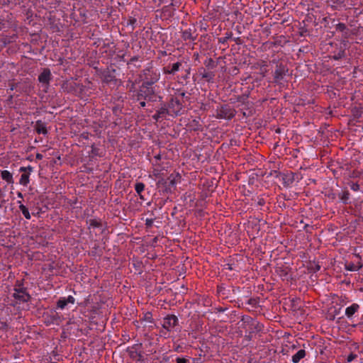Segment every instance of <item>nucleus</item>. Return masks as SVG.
Returning <instances> with one entry per match:
<instances>
[{
    "mask_svg": "<svg viewBox=\"0 0 363 363\" xmlns=\"http://www.w3.org/2000/svg\"><path fill=\"white\" fill-rule=\"evenodd\" d=\"M73 88H74V86L72 85V83L67 82L62 85V89L67 92H70Z\"/></svg>",
    "mask_w": 363,
    "mask_h": 363,
    "instance_id": "2f4dec72",
    "label": "nucleus"
},
{
    "mask_svg": "<svg viewBox=\"0 0 363 363\" xmlns=\"http://www.w3.org/2000/svg\"><path fill=\"white\" fill-rule=\"evenodd\" d=\"M35 157H36L37 160H40L43 159V156L40 153H37Z\"/></svg>",
    "mask_w": 363,
    "mask_h": 363,
    "instance_id": "603ef678",
    "label": "nucleus"
},
{
    "mask_svg": "<svg viewBox=\"0 0 363 363\" xmlns=\"http://www.w3.org/2000/svg\"><path fill=\"white\" fill-rule=\"evenodd\" d=\"M12 296L17 301V303L28 302L31 298L30 295L26 291H17L15 290Z\"/></svg>",
    "mask_w": 363,
    "mask_h": 363,
    "instance_id": "1a4fd4ad",
    "label": "nucleus"
},
{
    "mask_svg": "<svg viewBox=\"0 0 363 363\" xmlns=\"http://www.w3.org/2000/svg\"><path fill=\"white\" fill-rule=\"evenodd\" d=\"M167 115H169V109L166 105H164L156 111L155 114L152 116V118L156 121H159L165 118Z\"/></svg>",
    "mask_w": 363,
    "mask_h": 363,
    "instance_id": "9d476101",
    "label": "nucleus"
},
{
    "mask_svg": "<svg viewBox=\"0 0 363 363\" xmlns=\"http://www.w3.org/2000/svg\"><path fill=\"white\" fill-rule=\"evenodd\" d=\"M181 175L179 173L171 174L167 178L169 186H174L177 183L180 182Z\"/></svg>",
    "mask_w": 363,
    "mask_h": 363,
    "instance_id": "4468645a",
    "label": "nucleus"
},
{
    "mask_svg": "<svg viewBox=\"0 0 363 363\" xmlns=\"http://www.w3.org/2000/svg\"><path fill=\"white\" fill-rule=\"evenodd\" d=\"M350 37V30L347 28L345 31L343 32L342 38L344 39H347Z\"/></svg>",
    "mask_w": 363,
    "mask_h": 363,
    "instance_id": "49530a36",
    "label": "nucleus"
},
{
    "mask_svg": "<svg viewBox=\"0 0 363 363\" xmlns=\"http://www.w3.org/2000/svg\"><path fill=\"white\" fill-rule=\"evenodd\" d=\"M67 306L65 297H61L57 302V307L60 309L65 308Z\"/></svg>",
    "mask_w": 363,
    "mask_h": 363,
    "instance_id": "bb28decb",
    "label": "nucleus"
},
{
    "mask_svg": "<svg viewBox=\"0 0 363 363\" xmlns=\"http://www.w3.org/2000/svg\"><path fill=\"white\" fill-rule=\"evenodd\" d=\"M1 177L3 180L8 184H13V179L12 174L8 170H2L1 172Z\"/></svg>",
    "mask_w": 363,
    "mask_h": 363,
    "instance_id": "2eb2a0df",
    "label": "nucleus"
},
{
    "mask_svg": "<svg viewBox=\"0 0 363 363\" xmlns=\"http://www.w3.org/2000/svg\"><path fill=\"white\" fill-rule=\"evenodd\" d=\"M179 320L175 315H168L163 318L162 325V328L167 331H171L176 325H177Z\"/></svg>",
    "mask_w": 363,
    "mask_h": 363,
    "instance_id": "423d86ee",
    "label": "nucleus"
},
{
    "mask_svg": "<svg viewBox=\"0 0 363 363\" xmlns=\"http://www.w3.org/2000/svg\"><path fill=\"white\" fill-rule=\"evenodd\" d=\"M23 174L21 176L19 184L24 186H27L30 182V172H21Z\"/></svg>",
    "mask_w": 363,
    "mask_h": 363,
    "instance_id": "a211bd4d",
    "label": "nucleus"
},
{
    "mask_svg": "<svg viewBox=\"0 0 363 363\" xmlns=\"http://www.w3.org/2000/svg\"><path fill=\"white\" fill-rule=\"evenodd\" d=\"M9 86H10V89L11 91H13V90L17 89V87L18 86V83H11V84H10Z\"/></svg>",
    "mask_w": 363,
    "mask_h": 363,
    "instance_id": "de8ad7c7",
    "label": "nucleus"
},
{
    "mask_svg": "<svg viewBox=\"0 0 363 363\" xmlns=\"http://www.w3.org/2000/svg\"><path fill=\"white\" fill-rule=\"evenodd\" d=\"M179 96L184 98L186 96V93L184 91L179 92Z\"/></svg>",
    "mask_w": 363,
    "mask_h": 363,
    "instance_id": "864d4df0",
    "label": "nucleus"
},
{
    "mask_svg": "<svg viewBox=\"0 0 363 363\" xmlns=\"http://www.w3.org/2000/svg\"><path fill=\"white\" fill-rule=\"evenodd\" d=\"M89 225L91 227H93V228H99V227H101V223L100 221H99L96 219H91L89 220Z\"/></svg>",
    "mask_w": 363,
    "mask_h": 363,
    "instance_id": "7c9ffc66",
    "label": "nucleus"
},
{
    "mask_svg": "<svg viewBox=\"0 0 363 363\" xmlns=\"http://www.w3.org/2000/svg\"><path fill=\"white\" fill-rule=\"evenodd\" d=\"M233 33L232 32H228L225 33V36L223 38H218V43L225 45L229 39L232 38Z\"/></svg>",
    "mask_w": 363,
    "mask_h": 363,
    "instance_id": "a878e982",
    "label": "nucleus"
},
{
    "mask_svg": "<svg viewBox=\"0 0 363 363\" xmlns=\"http://www.w3.org/2000/svg\"><path fill=\"white\" fill-rule=\"evenodd\" d=\"M335 4L339 6H345L344 0H336L334 1Z\"/></svg>",
    "mask_w": 363,
    "mask_h": 363,
    "instance_id": "09e8293b",
    "label": "nucleus"
},
{
    "mask_svg": "<svg viewBox=\"0 0 363 363\" xmlns=\"http://www.w3.org/2000/svg\"><path fill=\"white\" fill-rule=\"evenodd\" d=\"M294 181V175L292 172L284 174L283 177V184L284 186H289L293 184Z\"/></svg>",
    "mask_w": 363,
    "mask_h": 363,
    "instance_id": "dca6fc26",
    "label": "nucleus"
},
{
    "mask_svg": "<svg viewBox=\"0 0 363 363\" xmlns=\"http://www.w3.org/2000/svg\"><path fill=\"white\" fill-rule=\"evenodd\" d=\"M357 357V355L356 354H354V353H350L347 357V361L348 362H351L352 361H353L354 359H356Z\"/></svg>",
    "mask_w": 363,
    "mask_h": 363,
    "instance_id": "58836bf2",
    "label": "nucleus"
},
{
    "mask_svg": "<svg viewBox=\"0 0 363 363\" xmlns=\"http://www.w3.org/2000/svg\"><path fill=\"white\" fill-rule=\"evenodd\" d=\"M139 77L143 82L141 85L154 86L153 85L159 81L160 74L151 68H146L141 71Z\"/></svg>",
    "mask_w": 363,
    "mask_h": 363,
    "instance_id": "f257e3e1",
    "label": "nucleus"
},
{
    "mask_svg": "<svg viewBox=\"0 0 363 363\" xmlns=\"http://www.w3.org/2000/svg\"><path fill=\"white\" fill-rule=\"evenodd\" d=\"M234 41L237 45H241L242 43V39L239 37L234 38Z\"/></svg>",
    "mask_w": 363,
    "mask_h": 363,
    "instance_id": "8fccbe9b",
    "label": "nucleus"
},
{
    "mask_svg": "<svg viewBox=\"0 0 363 363\" xmlns=\"http://www.w3.org/2000/svg\"><path fill=\"white\" fill-rule=\"evenodd\" d=\"M347 185L354 191H361V188H360L361 184H359L358 182H354L350 181V182H347ZM362 191L363 192V190H362Z\"/></svg>",
    "mask_w": 363,
    "mask_h": 363,
    "instance_id": "b1692460",
    "label": "nucleus"
},
{
    "mask_svg": "<svg viewBox=\"0 0 363 363\" xmlns=\"http://www.w3.org/2000/svg\"><path fill=\"white\" fill-rule=\"evenodd\" d=\"M145 100V94L144 93L142 92V89H140V87H139V89H138V94H137V101H140V100Z\"/></svg>",
    "mask_w": 363,
    "mask_h": 363,
    "instance_id": "f704fd0d",
    "label": "nucleus"
},
{
    "mask_svg": "<svg viewBox=\"0 0 363 363\" xmlns=\"http://www.w3.org/2000/svg\"><path fill=\"white\" fill-rule=\"evenodd\" d=\"M362 267V265L360 264V262H358L357 264H354L352 262H348L345 264V269L350 272L358 271Z\"/></svg>",
    "mask_w": 363,
    "mask_h": 363,
    "instance_id": "6ab92c4d",
    "label": "nucleus"
},
{
    "mask_svg": "<svg viewBox=\"0 0 363 363\" xmlns=\"http://www.w3.org/2000/svg\"><path fill=\"white\" fill-rule=\"evenodd\" d=\"M181 62L174 63L172 65H168L163 67V73L165 74H174L178 72L182 66Z\"/></svg>",
    "mask_w": 363,
    "mask_h": 363,
    "instance_id": "9b49d317",
    "label": "nucleus"
},
{
    "mask_svg": "<svg viewBox=\"0 0 363 363\" xmlns=\"http://www.w3.org/2000/svg\"><path fill=\"white\" fill-rule=\"evenodd\" d=\"M279 274L281 277H286L288 275V272L286 269H279Z\"/></svg>",
    "mask_w": 363,
    "mask_h": 363,
    "instance_id": "79ce46f5",
    "label": "nucleus"
},
{
    "mask_svg": "<svg viewBox=\"0 0 363 363\" xmlns=\"http://www.w3.org/2000/svg\"><path fill=\"white\" fill-rule=\"evenodd\" d=\"M52 74L48 68L43 69V72L38 76V81L48 88L52 80Z\"/></svg>",
    "mask_w": 363,
    "mask_h": 363,
    "instance_id": "6e6552de",
    "label": "nucleus"
},
{
    "mask_svg": "<svg viewBox=\"0 0 363 363\" xmlns=\"http://www.w3.org/2000/svg\"><path fill=\"white\" fill-rule=\"evenodd\" d=\"M33 167L31 166L28 167H21L19 169V172H30V174L33 172Z\"/></svg>",
    "mask_w": 363,
    "mask_h": 363,
    "instance_id": "473e14b6",
    "label": "nucleus"
},
{
    "mask_svg": "<svg viewBox=\"0 0 363 363\" xmlns=\"http://www.w3.org/2000/svg\"><path fill=\"white\" fill-rule=\"evenodd\" d=\"M154 222V219L152 218H147L145 220V226L147 228H150L152 226Z\"/></svg>",
    "mask_w": 363,
    "mask_h": 363,
    "instance_id": "4c0bfd02",
    "label": "nucleus"
},
{
    "mask_svg": "<svg viewBox=\"0 0 363 363\" xmlns=\"http://www.w3.org/2000/svg\"><path fill=\"white\" fill-rule=\"evenodd\" d=\"M140 107H143V108L146 106V103H145V100L140 102Z\"/></svg>",
    "mask_w": 363,
    "mask_h": 363,
    "instance_id": "5fc2aeb1",
    "label": "nucleus"
},
{
    "mask_svg": "<svg viewBox=\"0 0 363 363\" xmlns=\"http://www.w3.org/2000/svg\"><path fill=\"white\" fill-rule=\"evenodd\" d=\"M359 309V305L357 303H352L350 306L347 307L345 310V315L348 318H351L353 315Z\"/></svg>",
    "mask_w": 363,
    "mask_h": 363,
    "instance_id": "f8f14e48",
    "label": "nucleus"
},
{
    "mask_svg": "<svg viewBox=\"0 0 363 363\" xmlns=\"http://www.w3.org/2000/svg\"><path fill=\"white\" fill-rule=\"evenodd\" d=\"M241 320L245 323L250 324V323L253 322V319L248 315L242 316Z\"/></svg>",
    "mask_w": 363,
    "mask_h": 363,
    "instance_id": "c9c22d12",
    "label": "nucleus"
},
{
    "mask_svg": "<svg viewBox=\"0 0 363 363\" xmlns=\"http://www.w3.org/2000/svg\"><path fill=\"white\" fill-rule=\"evenodd\" d=\"M18 203H20L19 209L22 212L24 217L28 220L30 219L31 217L28 208L23 204H22L21 201H18Z\"/></svg>",
    "mask_w": 363,
    "mask_h": 363,
    "instance_id": "412c9836",
    "label": "nucleus"
},
{
    "mask_svg": "<svg viewBox=\"0 0 363 363\" xmlns=\"http://www.w3.org/2000/svg\"><path fill=\"white\" fill-rule=\"evenodd\" d=\"M12 100H13V95H11V96H9V97L8 99V101H12Z\"/></svg>",
    "mask_w": 363,
    "mask_h": 363,
    "instance_id": "4d7b16f0",
    "label": "nucleus"
},
{
    "mask_svg": "<svg viewBox=\"0 0 363 363\" xmlns=\"http://www.w3.org/2000/svg\"><path fill=\"white\" fill-rule=\"evenodd\" d=\"M140 87L142 89V92L145 94V99L153 102L156 101L157 98L162 99V96H157L156 93V86L141 85Z\"/></svg>",
    "mask_w": 363,
    "mask_h": 363,
    "instance_id": "39448f33",
    "label": "nucleus"
},
{
    "mask_svg": "<svg viewBox=\"0 0 363 363\" xmlns=\"http://www.w3.org/2000/svg\"><path fill=\"white\" fill-rule=\"evenodd\" d=\"M336 30L337 31H340V32H342L343 33L344 31H345L347 30V26L345 23H339L336 25Z\"/></svg>",
    "mask_w": 363,
    "mask_h": 363,
    "instance_id": "c756f323",
    "label": "nucleus"
},
{
    "mask_svg": "<svg viewBox=\"0 0 363 363\" xmlns=\"http://www.w3.org/2000/svg\"><path fill=\"white\" fill-rule=\"evenodd\" d=\"M177 363H188L189 362V360L185 359V358H180V357H177Z\"/></svg>",
    "mask_w": 363,
    "mask_h": 363,
    "instance_id": "a18cd8bd",
    "label": "nucleus"
},
{
    "mask_svg": "<svg viewBox=\"0 0 363 363\" xmlns=\"http://www.w3.org/2000/svg\"><path fill=\"white\" fill-rule=\"evenodd\" d=\"M51 363H57V362H51Z\"/></svg>",
    "mask_w": 363,
    "mask_h": 363,
    "instance_id": "0e129e2a",
    "label": "nucleus"
},
{
    "mask_svg": "<svg viewBox=\"0 0 363 363\" xmlns=\"http://www.w3.org/2000/svg\"><path fill=\"white\" fill-rule=\"evenodd\" d=\"M272 62L276 64V67L274 72V81L276 83H279L287 74L289 68L286 65L283 64L279 61L273 60Z\"/></svg>",
    "mask_w": 363,
    "mask_h": 363,
    "instance_id": "7ed1b4c3",
    "label": "nucleus"
},
{
    "mask_svg": "<svg viewBox=\"0 0 363 363\" xmlns=\"http://www.w3.org/2000/svg\"><path fill=\"white\" fill-rule=\"evenodd\" d=\"M350 199V193L348 191H345L342 192L340 199L345 203H347L348 199Z\"/></svg>",
    "mask_w": 363,
    "mask_h": 363,
    "instance_id": "c85d7f7f",
    "label": "nucleus"
},
{
    "mask_svg": "<svg viewBox=\"0 0 363 363\" xmlns=\"http://www.w3.org/2000/svg\"><path fill=\"white\" fill-rule=\"evenodd\" d=\"M19 91H20L21 92H26V89H24V88H22V89L21 88V89H19Z\"/></svg>",
    "mask_w": 363,
    "mask_h": 363,
    "instance_id": "bf43d9fd",
    "label": "nucleus"
},
{
    "mask_svg": "<svg viewBox=\"0 0 363 363\" xmlns=\"http://www.w3.org/2000/svg\"><path fill=\"white\" fill-rule=\"evenodd\" d=\"M204 65L210 69H213L216 67V64L212 58H209L205 61Z\"/></svg>",
    "mask_w": 363,
    "mask_h": 363,
    "instance_id": "cd10ccee",
    "label": "nucleus"
},
{
    "mask_svg": "<svg viewBox=\"0 0 363 363\" xmlns=\"http://www.w3.org/2000/svg\"><path fill=\"white\" fill-rule=\"evenodd\" d=\"M140 196V199H143V200H144V199H144V197H143V196L142 195V194H140V196Z\"/></svg>",
    "mask_w": 363,
    "mask_h": 363,
    "instance_id": "680f3d73",
    "label": "nucleus"
},
{
    "mask_svg": "<svg viewBox=\"0 0 363 363\" xmlns=\"http://www.w3.org/2000/svg\"><path fill=\"white\" fill-rule=\"evenodd\" d=\"M15 290H17V291H26V289L23 287L21 284H18V285L16 286V288L14 289V291Z\"/></svg>",
    "mask_w": 363,
    "mask_h": 363,
    "instance_id": "37998d69",
    "label": "nucleus"
},
{
    "mask_svg": "<svg viewBox=\"0 0 363 363\" xmlns=\"http://www.w3.org/2000/svg\"><path fill=\"white\" fill-rule=\"evenodd\" d=\"M155 159L157 160H160L161 159V155H157L155 157Z\"/></svg>",
    "mask_w": 363,
    "mask_h": 363,
    "instance_id": "13d9d810",
    "label": "nucleus"
},
{
    "mask_svg": "<svg viewBox=\"0 0 363 363\" xmlns=\"http://www.w3.org/2000/svg\"><path fill=\"white\" fill-rule=\"evenodd\" d=\"M362 174V172L357 170H354L352 173L351 177L352 178H357L359 177Z\"/></svg>",
    "mask_w": 363,
    "mask_h": 363,
    "instance_id": "ea45409f",
    "label": "nucleus"
},
{
    "mask_svg": "<svg viewBox=\"0 0 363 363\" xmlns=\"http://www.w3.org/2000/svg\"><path fill=\"white\" fill-rule=\"evenodd\" d=\"M236 114L235 108L228 104L218 106L216 109V118L220 119H232Z\"/></svg>",
    "mask_w": 363,
    "mask_h": 363,
    "instance_id": "f03ea898",
    "label": "nucleus"
},
{
    "mask_svg": "<svg viewBox=\"0 0 363 363\" xmlns=\"http://www.w3.org/2000/svg\"><path fill=\"white\" fill-rule=\"evenodd\" d=\"M306 355V352L304 350H298L295 354L292 356V362L294 363H298L301 359L304 358Z\"/></svg>",
    "mask_w": 363,
    "mask_h": 363,
    "instance_id": "f3484780",
    "label": "nucleus"
},
{
    "mask_svg": "<svg viewBox=\"0 0 363 363\" xmlns=\"http://www.w3.org/2000/svg\"><path fill=\"white\" fill-rule=\"evenodd\" d=\"M137 60H138V57H137V56H134V57H131V58H130V61L128 62V64H130V63L133 62L137 61Z\"/></svg>",
    "mask_w": 363,
    "mask_h": 363,
    "instance_id": "3c124183",
    "label": "nucleus"
},
{
    "mask_svg": "<svg viewBox=\"0 0 363 363\" xmlns=\"http://www.w3.org/2000/svg\"><path fill=\"white\" fill-rule=\"evenodd\" d=\"M182 38L184 40L194 41L196 40V38L192 35L191 29L184 30L182 34Z\"/></svg>",
    "mask_w": 363,
    "mask_h": 363,
    "instance_id": "aec40b11",
    "label": "nucleus"
},
{
    "mask_svg": "<svg viewBox=\"0 0 363 363\" xmlns=\"http://www.w3.org/2000/svg\"><path fill=\"white\" fill-rule=\"evenodd\" d=\"M137 20L135 18L130 17L128 21V25H130L132 26V30L135 29V24L136 23Z\"/></svg>",
    "mask_w": 363,
    "mask_h": 363,
    "instance_id": "72a5a7b5",
    "label": "nucleus"
},
{
    "mask_svg": "<svg viewBox=\"0 0 363 363\" xmlns=\"http://www.w3.org/2000/svg\"><path fill=\"white\" fill-rule=\"evenodd\" d=\"M340 57H341V56L339 55L338 56H335V57H334V59H335V60H338V59H340Z\"/></svg>",
    "mask_w": 363,
    "mask_h": 363,
    "instance_id": "052dcab7",
    "label": "nucleus"
},
{
    "mask_svg": "<svg viewBox=\"0 0 363 363\" xmlns=\"http://www.w3.org/2000/svg\"><path fill=\"white\" fill-rule=\"evenodd\" d=\"M17 196L18 198H21V199H23V194L21 192H18Z\"/></svg>",
    "mask_w": 363,
    "mask_h": 363,
    "instance_id": "6e6d98bb",
    "label": "nucleus"
},
{
    "mask_svg": "<svg viewBox=\"0 0 363 363\" xmlns=\"http://www.w3.org/2000/svg\"><path fill=\"white\" fill-rule=\"evenodd\" d=\"M201 74L202 78L205 79L208 82H212L215 77V74L213 72H206L204 69L203 72L201 73Z\"/></svg>",
    "mask_w": 363,
    "mask_h": 363,
    "instance_id": "4be33fe9",
    "label": "nucleus"
},
{
    "mask_svg": "<svg viewBox=\"0 0 363 363\" xmlns=\"http://www.w3.org/2000/svg\"><path fill=\"white\" fill-rule=\"evenodd\" d=\"M167 108L169 109V116H179L181 114V111L183 105L177 97L172 98Z\"/></svg>",
    "mask_w": 363,
    "mask_h": 363,
    "instance_id": "20e7f679",
    "label": "nucleus"
},
{
    "mask_svg": "<svg viewBox=\"0 0 363 363\" xmlns=\"http://www.w3.org/2000/svg\"><path fill=\"white\" fill-rule=\"evenodd\" d=\"M65 300H66L67 304L68 303L74 304L75 302V299L72 296H69L67 298H65Z\"/></svg>",
    "mask_w": 363,
    "mask_h": 363,
    "instance_id": "a19ab883",
    "label": "nucleus"
},
{
    "mask_svg": "<svg viewBox=\"0 0 363 363\" xmlns=\"http://www.w3.org/2000/svg\"><path fill=\"white\" fill-rule=\"evenodd\" d=\"M190 127L191 128L192 130L195 131L202 130V125L200 124L199 121L197 119H194L190 123Z\"/></svg>",
    "mask_w": 363,
    "mask_h": 363,
    "instance_id": "5701e85b",
    "label": "nucleus"
},
{
    "mask_svg": "<svg viewBox=\"0 0 363 363\" xmlns=\"http://www.w3.org/2000/svg\"><path fill=\"white\" fill-rule=\"evenodd\" d=\"M145 320H147L150 323H152V315L150 313H147L145 315Z\"/></svg>",
    "mask_w": 363,
    "mask_h": 363,
    "instance_id": "c03bdc74",
    "label": "nucleus"
},
{
    "mask_svg": "<svg viewBox=\"0 0 363 363\" xmlns=\"http://www.w3.org/2000/svg\"><path fill=\"white\" fill-rule=\"evenodd\" d=\"M35 130L38 134L46 135L48 133V130L45 123L40 120L36 121Z\"/></svg>",
    "mask_w": 363,
    "mask_h": 363,
    "instance_id": "ddd939ff",
    "label": "nucleus"
},
{
    "mask_svg": "<svg viewBox=\"0 0 363 363\" xmlns=\"http://www.w3.org/2000/svg\"><path fill=\"white\" fill-rule=\"evenodd\" d=\"M247 303L252 306L253 307H255L258 305L259 301L257 298H250L247 301Z\"/></svg>",
    "mask_w": 363,
    "mask_h": 363,
    "instance_id": "e433bc0d",
    "label": "nucleus"
},
{
    "mask_svg": "<svg viewBox=\"0 0 363 363\" xmlns=\"http://www.w3.org/2000/svg\"><path fill=\"white\" fill-rule=\"evenodd\" d=\"M222 289H223L222 287H219V288H218V292H220V291H221V290H222Z\"/></svg>",
    "mask_w": 363,
    "mask_h": 363,
    "instance_id": "e2e57ef3",
    "label": "nucleus"
},
{
    "mask_svg": "<svg viewBox=\"0 0 363 363\" xmlns=\"http://www.w3.org/2000/svg\"><path fill=\"white\" fill-rule=\"evenodd\" d=\"M129 357L137 363H143L144 357L140 352L137 349V345H134L131 348L128 349Z\"/></svg>",
    "mask_w": 363,
    "mask_h": 363,
    "instance_id": "0eeeda50",
    "label": "nucleus"
},
{
    "mask_svg": "<svg viewBox=\"0 0 363 363\" xmlns=\"http://www.w3.org/2000/svg\"><path fill=\"white\" fill-rule=\"evenodd\" d=\"M145 184L142 182H137L135 184V190L138 194V196H140V194L144 191L145 189Z\"/></svg>",
    "mask_w": 363,
    "mask_h": 363,
    "instance_id": "393cba45",
    "label": "nucleus"
}]
</instances>
